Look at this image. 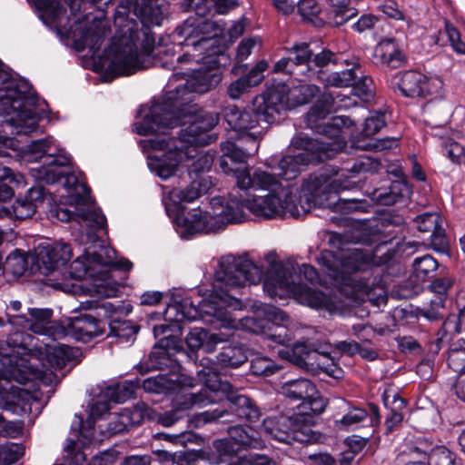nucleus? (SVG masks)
Returning <instances> with one entry per match:
<instances>
[{
  "mask_svg": "<svg viewBox=\"0 0 465 465\" xmlns=\"http://www.w3.org/2000/svg\"><path fill=\"white\" fill-rule=\"evenodd\" d=\"M141 380L125 381L122 383L108 385L104 391V395L110 401L120 403L127 401L134 395L137 389L140 388Z\"/></svg>",
  "mask_w": 465,
  "mask_h": 465,
  "instance_id": "obj_46",
  "label": "nucleus"
},
{
  "mask_svg": "<svg viewBox=\"0 0 465 465\" xmlns=\"http://www.w3.org/2000/svg\"><path fill=\"white\" fill-rule=\"evenodd\" d=\"M383 402L386 407H389L390 403L392 404L385 420V432L390 434L402 421L403 415L401 411L405 407V401L399 394L394 393L391 402L389 395L383 397Z\"/></svg>",
  "mask_w": 465,
  "mask_h": 465,
  "instance_id": "obj_49",
  "label": "nucleus"
},
{
  "mask_svg": "<svg viewBox=\"0 0 465 465\" xmlns=\"http://www.w3.org/2000/svg\"><path fill=\"white\" fill-rule=\"evenodd\" d=\"M447 362L450 369L459 373L460 377H463L465 375V348L457 347L456 344L452 345L448 354Z\"/></svg>",
  "mask_w": 465,
  "mask_h": 465,
  "instance_id": "obj_62",
  "label": "nucleus"
},
{
  "mask_svg": "<svg viewBox=\"0 0 465 465\" xmlns=\"http://www.w3.org/2000/svg\"><path fill=\"white\" fill-rule=\"evenodd\" d=\"M213 399L208 394V390H200L197 392L177 395L173 402V408L158 418L159 423L170 427L175 422L187 417V411L194 406L203 407Z\"/></svg>",
  "mask_w": 465,
  "mask_h": 465,
  "instance_id": "obj_24",
  "label": "nucleus"
},
{
  "mask_svg": "<svg viewBox=\"0 0 465 465\" xmlns=\"http://www.w3.org/2000/svg\"><path fill=\"white\" fill-rule=\"evenodd\" d=\"M199 379L203 382L201 390H208V394L213 399L209 402L216 401V393L223 392L228 402V408H215L193 416V421L196 427L210 422L231 423L237 419L246 420L250 422L257 421L262 413L256 403L247 395L241 393L229 381H223L213 368L203 367L198 372Z\"/></svg>",
  "mask_w": 465,
  "mask_h": 465,
  "instance_id": "obj_8",
  "label": "nucleus"
},
{
  "mask_svg": "<svg viewBox=\"0 0 465 465\" xmlns=\"http://www.w3.org/2000/svg\"><path fill=\"white\" fill-rule=\"evenodd\" d=\"M354 124V122L348 116L345 115H338L331 117L329 121L325 122V124L318 126L313 132L319 134L323 135L326 139H331V142H327L323 138L312 139L316 143H322L326 144L327 147H331L333 144H339V148L335 151V154L341 151L343 147L344 142L341 139L342 128H349Z\"/></svg>",
  "mask_w": 465,
  "mask_h": 465,
  "instance_id": "obj_33",
  "label": "nucleus"
},
{
  "mask_svg": "<svg viewBox=\"0 0 465 465\" xmlns=\"http://www.w3.org/2000/svg\"><path fill=\"white\" fill-rule=\"evenodd\" d=\"M56 340H42L38 356L45 358L51 367L63 369L67 363L80 361L81 351L78 348L56 343Z\"/></svg>",
  "mask_w": 465,
  "mask_h": 465,
  "instance_id": "obj_28",
  "label": "nucleus"
},
{
  "mask_svg": "<svg viewBox=\"0 0 465 465\" xmlns=\"http://www.w3.org/2000/svg\"><path fill=\"white\" fill-rule=\"evenodd\" d=\"M199 379L203 382L201 390H208V394L213 399L209 402L216 401V393L223 392L228 402V408H215L193 416V421L196 427L210 422L231 423L237 419L246 420L250 422L257 421L262 413L256 403L247 395L241 393L229 381H223L213 368L203 367L198 372Z\"/></svg>",
  "mask_w": 465,
  "mask_h": 465,
  "instance_id": "obj_9",
  "label": "nucleus"
},
{
  "mask_svg": "<svg viewBox=\"0 0 465 465\" xmlns=\"http://www.w3.org/2000/svg\"><path fill=\"white\" fill-rule=\"evenodd\" d=\"M252 308L253 315L244 318L242 326L275 344L289 347L292 332L283 324L289 320L288 315L275 306L260 302H254Z\"/></svg>",
  "mask_w": 465,
  "mask_h": 465,
  "instance_id": "obj_15",
  "label": "nucleus"
},
{
  "mask_svg": "<svg viewBox=\"0 0 465 465\" xmlns=\"http://www.w3.org/2000/svg\"><path fill=\"white\" fill-rule=\"evenodd\" d=\"M381 166V163L378 159L371 156H361L350 168H348V171L356 174L363 173H376L379 171Z\"/></svg>",
  "mask_w": 465,
  "mask_h": 465,
  "instance_id": "obj_63",
  "label": "nucleus"
},
{
  "mask_svg": "<svg viewBox=\"0 0 465 465\" xmlns=\"http://www.w3.org/2000/svg\"><path fill=\"white\" fill-rule=\"evenodd\" d=\"M290 88L285 84H272L265 92L256 95L250 106L240 110L228 105L223 118L228 125L227 140L221 143L222 156L219 166L226 174L238 178L242 186L251 184H275L273 177L267 172L255 169L251 173L247 159L257 151V139L268 126L277 120L282 111L290 108L288 94Z\"/></svg>",
  "mask_w": 465,
  "mask_h": 465,
  "instance_id": "obj_2",
  "label": "nucleus"
},
{
  "mask_svg": "<svg viewBox=\"0 0 465 465\" xmlns=\"http://www.w3.org/2000/svg\"><path fill=\"white\" fill-rule=\"evenodd\" d=\"M213 183L211 177L193 179L191 183L183 189H173L170 192V199L174 205L182 207L183 203H192L202 194L209 193Z\"/></svg>",
  "mask_w": 465,
  "mask_h": 465,
  "instance_id": "obj_34",
  "label": "nucleus"
},
{
  "mask_svg": "<svg viewBox=\"0 0 465 465\" xmlns=\"http://www.w3.org/2000/svg\"><path fill=\"white\" fill-rule=\"evenodd\" d=\"M32 394L11 381H0V409L22 415L31 411Z\"/></svg>",
  "mask_w": 465,
  "mask_h": 465,
  "instance_id": "obj_27",
  "label": "nucleus"
},
{
  "mask_svg": "<svg viewBox=\"0 0 465 465\" xmlns=\"http://www.w3.org/2000/svg\"><path fill=\"white\" fill-rule=\"evenodd\" d=\"M217 364L222 368H238L246 362L248 357L246 350L242 344L229 343L221 349L216 356Z\"/></svg>",
  "mask_w": 465,
  "mask_h": 465,
  "instance_id": "obj_44",
  "label": "nucleus"
},
{
  "mask_svg": "<svg viewBox=\"0 0 465 465\" xmlns=\"http://www.w3.org/2000/svg\"><path fill=\"white\" fill-rule=\"evenodd\" d=\"M293 148L301 150L296 154L285 155L273 167L277 173L274 176H281L286 181L295 179L305 167L312 163H319L335 156V151L339 144L327 147L322 143H316L306 134H299L291 142Z\"/></svg>",
  "mask_w": 465,
  "mask_h": 465,
  "instance_id": "obj_13",
  "label": "nucleus"
},
{
  "mask_svg": "<svg viewBox=\"0 0 465 465\" xmlns=\"http://www.w3.org/2000/svg\"><path fill=\"white\" fill-rule=\"evenodd\" d=\"M414 223L420 232L430 233V244L433 250L444 252L448 248V240L439 213H422L414 219Z\"/></svg>",
  "mask_w": 465,
  "mask_h": 465,
  "instance_id": "obj_29",
  "label": "nucleus"
},
{
  "mask_svg": "<svg viewBox=\"0 0 465 465\" xmlns=\"http://www.w3.org/2000/svg\"><path fill=\"white\" fill-rule=\"evenodd\" d=\"M38 2L54 22L60 25L64 16L69 19L61 0H38Z\"/></svg>",
  "mask_w": 465,
  "mask_h": 465,
  "instance_id": "obj_64",
  "label": "nucleus"
},
{
  "mask_svg": "<svg viewBox=\"0 0 465 465\" xmlns=\"http://www.w3.org/2000/svg\"><path fill=\"white\" fill-rule=\"evenodd\" d=\"M27 331L21 328V330L11 331L7 336L6 342L17 354L38 356L42 340L40 341Z\"/></svg>",
  "mask_w": 465,
  "mask_h": 465,
  "instance_id": "obj_36",
  "label": "nucleus"
},
{
  "mask_svg": "<svg viewBox=\"0 0 465 465\" xmlns=\"http://www.w3.org/2000/svg\"><path fill=\"white\" fill-rule=\"evenodd\" d=\"M297 7L299 14L304 20L315 26L323 25V20L319 17L321 7L316 0H301L297 3Z\"/></svg>",
  "mask_w": 465,
  "mask_h": 465,
  "instance_id": "obj_55",
  "label": "nucleus"
},
{
  "mask_svg": "<svg viewBox=\"0 0 465 465\" xmlns=\"http://www.w3.org/2000/svg\"><path fill=\"white\" fill-rule=\"evenodd\" d=\"M369 255L358 250H353L347 256L340 259L331 251H322L317 257L318 264L321 265L324 273L334 282L342 283L347 279V273L364 270L370 263Z\"/></svg>",
  "mask_w": 465,
  "mask_h": 465,
  "instance_id": "obj_20",
  "label": "nucleus"
},
{
  "mask_svg": "<svg viewBox=\"0 0 465 465\" xmlns=\"http://www.w3.org/2000/svg\"><path fill=\"white\" fill-rule=\"evenodd\" d=\"M182 383L183 380L177 374L160 373L141 381L140 388L148 393L168 394L177 390Z\"/></svg>",
  "mask_w": 465,
  "mask_h": 465,
  "instance_id": "obj_38",
  "label": "nucleus"
},
{
  "mask_svg": "<svg viewBox=\"0 0 465 465\" xmlns=\"http://www.w3.org/2000/svg\"><path fill=\"white\" fill-rule=\"evenodd\" d=\"M428 458L430 465H459L455 462L454 453L444 446H430Z\"/></svg>",
  "mask_w": 465,
  "mask_h": 465,
  "instance_id": "obj_60",
  "label": "nucleus"
},
{
  "mask_svg": "<svg viewBox=\"0 0 465 465\" xmlns=\"http://www.w3.org/2000/svg\"><path fill=\"white\" fill-rule=\"evenodd\" d=\"M219 117L214 113H201L190 120L180 124L182 127L176 136L166 132L175 126L161 127L159 130L148 131L144 134L139 132L143 120L135 124V129L141 135L157 134L154 137L143 140L144 149L163 151L162 155L150 156L149 166L162 179H168L174 175L178 165L184 160L193 158L195 149L193 146H204L214 142L217 136L210 132L218 124Z\"/></svg>",
  "mask_w": 465,
  "mask_h": 465,
  "instance_id": "obj_5",
  "label": "nucleus"
},
{
  "mask_svg": "<svg viewBox=\"0 0 465 465\" xmlns=\"http://www.w3.org/2000/svg\"><path fill=\"white\" fill-rule=\"evenodd\" d=\"M380 421L379 408L371 403L368 410L360 407L351 408L341 420H336V425L339 429H355L360 426H376Z\"/></svg>",
  "mask_w": 465,
  "mask_h": 465,
  "instance_id": "obj_32",
  "label": "nucleus"
},
{
  "mask_svg": "<svg viewBox=\"0 0 465 465\" xmlns=\"http://www.w3.org/2000/svg\"><path fill=\"white\" fill-rule=\"evenodd\" d=\"M36 264L45 276L56 272L72 257V248L66 242L43 243L36 250Z\"/></svg>",
  "mask_w": 465,
  "mask_h": 465,
  "instance_id": "obj_25",
  "label": "nucleus"
},
{
  "mask_svg": "<svg viewBox=\"0 0 465 465\" xmlns=\"http://www.w3.org/2000/svg\"><path fill=\"white\" fill-rule=\"evenodd\" d=\"M425 81V75L417 71L404 72L395 84L401 94L406 97H420L421 85Z\"/></svg>",
  "mask_w": 465,
  "mask_h": 465,
  "instance_id": "obj_45",
  "label": "nucleus"
},
{
  "mask_svg": "<svg viewBox=\"0 0 465 465\" xmlns=\"http://www.w3.org/2000/svg\"><path fill=\"white\" fill-rule=\"evenodd\" d=\"M7 322L12 327L26 329L43 336L45 340H57L64 332L60 323L52 321L53 310L48 308H29L26 314L6 312Z\"/></svg>",
  "mask_w": 465,
  "mask_h": 465,
  "instance_id": "obj_18",
  "label": "nucleus"
},
{
  "mask_svg": "<svg viewBox=\"0 0 465 465\" xmlns=\"http://www.w3.org/2000/svg\"><path fill=\"white\" fill-rule=\"evenodd\" d=\"M412 267L417 279L425 281L434 275L439 267V262L431 255L426 254L417 257L413 261Z\"/></svg>",
  "mask_w": 465,
  "mask_h": 465,
  "instance_id": "obj_51",
  "label": "nucleus"
},
{
  "mask_svg": "<svg viewBox=\"0 0 465 465\" xmlns=\"http://www.w3.org/2000/svg\"><path fill=\"white\" fill-rule=\"evenodd\" d=\"M270 174L273 177L275 184L260 185L253 181L251 184L242 186L238 178H235L237 187L242 191L250 188L269 191L267 195L253 197L247 202L248 210L256 216L273 218L289 213L292 217H301L315 205L316 197L325 183L322 176L311 174L302 180L300 187L294 183L282 186L276 176Z\"/></svg>",
  "mask_w": 465,
  "mask_h": 465,
  "instance_id": "obj_7",
  "label": "nucleus"
},
{
  "mask_svg": "<svg viewBox=\"0 0 465 465\" xmlns=\"http://www.w3.org/2000/svg\"><path fill=\"white\" fill-rule=\"evenodd\" d=\"M282 367L275 363L272 359L257 355L251 361V372L255 376L269 377L280 371Z\"/></svg>",
  "mask_w": 465,
  "mask_h": 465,
  "instance_id": "obj_52",
  "label": "nucleus"
},
{
  "mask_svg": "<svg viewBox=\"0 0 465 465\" xmlns=\"http://www.w3.org/2000/svg\"><path fill=\"white\" fill-rule=\"evenodd\" d=\"M213 448L218 454L213 460L211 461L212 464H220L224 462L228 458L234 455L239 447L229 439H221L213 441Z\"/></svg>",
  "mask_w": 465,
  "mask_h": 465,
  "instance_id": "obj_61",
  "label": "nucleus"
},
{
  "mask_svg": "<svg viewBox=\"0 0 465 465\" xmlns=\"http://www.w3.org/2000/svg\"><path fill=\"white\" fill-rule=\"evenodd\" d=\"M28 149L39 154L41 162V165L31 169L33 176L47 184L62 183L67 192L66 204L58 205L55 210L57 219L64 223L75 221L94 231L104 229L106 218L92 201L90 189L71 171V156L50 137L32 141Z\"/></svg>",
  "mask_w": 465,
  "mask_h": 465,
  "instance_id": "obj_3",
  "label": "nucleus"
},
{
  "mask_svg": "<svg viewBox=\"0 0 465 465\" xmlns=\"http://www.w3.org/2000/svg\"><path fill=\"white\" fill-rule=\"evenodd\" d=\"M199 379L203 382L201 390H208V394L213 399L209 402L216 401V393L223 392L228 402V408H215L193 416V421L196 427L210 422L231 423L237 419L246 420L250 422L257 421L262 413L256 403L247 395L241 393L229 381H223L213 368L203 367L198 372Z\"/></svg>",
  "mask_w": 465,
  "mask_h": 465,
  "instance_id": "obj_10",
  "label": "nucleus"
},
{
  "mask_svg": "<svg viewBox=\"0 0 465 465\" xmlns=\"http://www.w3.org/2000/svg\"><path fill=\"white\" fill-rule=\"evenodd\" d=\"M14 351L11 353L0 355V380L3 381H15L23 383L27 380L25 371L26 368L25 361L18 356Z\"/></svg>",
  "mask_w": 465,
  "mask_h": 465,
  "instance_id": "obj_35",
  "label": "nucleus"
},
{
  "mask_svg": "<svg viewBox=\"0 0 465 465\" xmlns=\"http://www.w3.org/2000/svg\"><path fill=\"white\" fill-rule=\"evenodd\" d=\"M332 98L324 97L318 100L309 110L305 117L306 126L312 131L325 124V119L331 113Z\"/></svg>",
  "mask_w": 465,
  "mask_h": 465,
  "instance_id": "obj_47",
  "label": "nucleus"
},
{
  "mask_svg": "<svg viewBox=\"0 0 465 465\" xmlns=\"http://www.w3.org/2000/svg\"><path fill=\"white\" fill-rule=\"evenodd\" d=\"M229 440L238 447L259 449L263 445L259 433L250 426L233 425L227 429Z\"/></svg>",
  "mask_w": 465,
  "mask_h": 465,
  "instance_id": "obj_41",
  "label": "nucleus"
},
{
  "mask_svg": "<svg viewBox=\"0 0 465 465\" xmlns=\"http://www.w3.org/2000/svg\"><path fill=\"white\" fill-rule=\"evenodd\" d=\"M110 335L129 341L139 331V327L129 321L113 320L109 323Z\"/></svg>",
  "mask_w": 465,
  "mask_h": 465,
  "instance_id": "obj_58",
  "label": "nucleus"
},
{
  "mask_svg": "<svg viewBox=\"0 0 465 465\" xmlns=\"http://www.w3.org/2000/svg\"><path fill=\"white\" fill-rule=\"evenodd\" d=\"M163 12L156 0H122L114 15V39L124 46L112 60L110 68L117 76L131 75L143 68L154 46L151 27L160 25Z\"/></svg>",
  "mask_w": 465,
  "mask_h": 465,
  "instance_id": "obj_4",
  "label": "nucleus"
},
{
  "mask_svg": "<svg viewBox=\"0 0 465 465\" xmlns=\"http://www.w3.org/2000/svg\"><path fill=\"white\" fill-rule=\"evenodd\" d=\"M317 421L310 415L294 412L292 415L280 414L270 416L263 420L262 427L263 431L271 438L287 444L297 441L301 443H318L322 441L324 436L319 431L312 430Z\"/></svg>",
  "mask_w": 465,
  "mask_h": 465,
  "instance_id": "obj_14",
  "label": "nucleus"
},
{
  "mask_svg": "<svg viewBox=\"0 0 465 465\" xmlns=\"http://www.w3.org/2000/svg\"><path fill=\"white\" fill-rule=\"evenodd\" d=\"M375 57L391 68H399L405 62L404 54L399 49L394 38H384L375 47Z\"/></svg>",
  "mask_w": 465,
  "mask_h": 465,
  "instance_id": "obj_39",
  "label": "nucleus"
},
{
  "mask_svg": "<svg viewBox=\"0 0 465 465\" xmlns=\"http://www.w3.org/2000/svg\"><path fill=\"white\" fill-rule=\"evenodd\" d=\"M313 359L309 362L307 370L319 369L335 379L341 377V370L337 367L328 353H322L317 351V355L313 356Z\"/></svg>",
  "mask_w": 465,
  "mask_h": 465,
  "instance_id": "obj_53",
  "label": "nucleus"
},
{
  "mask_svg": "<svg viewBox=\"0 0 465 465\" xmlns=\"http://www.w3.org/2000/svg\"><path fill=\"white\" fill-rule=\"evenodd\" d=\"M179 35L184 36L185 45L193 46L196 50H209L214 46V37L217 35V25L209 18L196 19L192 22L187 19L181 29Z\"/></svg>",
  "mask_w": 465,
  "mask_h": 465,
  "instance_id": "obj_22",
  "label": "nucleus"
},
{
  "mask_svg": "<svg viewBox=\"0 0 465 465\" xmlns=\"http://www.w3.org/2000/svg\"><path fill=\"white\" fill-rule=\"evenodd\" d=\"M228 196L225 206L221 203L223 206L221 213H210L200 208L189 212L179 223L183 227L182 233L190 236L198 233H216L222 231L228 223L242 222L244 209H248L247 202L250 201V198L244 197L238 190L230 192Z\"/></svg>",
  "mask_w": 465,
  "mask_h": 465,
  "instance_id": "obj_12",
  "label": "nucleus"
},
{
  "mask_svg": "<svg viewBox=\"0 0 465 465\" xmlns=\"http://www.w3.org/2000/svg\"><path fill=\"white\" fill-rule=\"evenodd\" d=\"M214 51L203 57L207 67L194 69L192 76L174 90L167 92L161 102H154L143 117V124L139 128L141 134L159 130L161 127L179 126L190 120L192 113L189 108L193 99V94H205L215 88L222 81L219 70L223 54L214 57ZM193 115V117H194Z\"/></svg>",
  "mask_w": 465,
  "mask_h": 465,
  "instance_id": "obj_6",
  "label": "nucleus"
},
{
  "mask_svg": "<svg viewBox=\"0 0 465 465\" xmlns=\"http://www.w3.org/2000/svg\"><path fill=\"white\" fill-rule=\"evenodd\" d=\"M287 56L276 61L272 73L283 74L293 77L298 82H306L316 75L310 66L312 50L308 43H298L286 48Z\"/></svg>",
  "mask_w": 465,
  "mask_h": 465,
  "instance_id": "obj_19",
  "label": "nucleus"
},
{
  "mask_svg": "<svg viewBox=\"0 0 465 465\" xmlns=\"http://www.w3.org/2000/svg\"><path fill=\"white\" fill-rule=\"evenodd\" d=\"M214 162V153L208 151L200 154L189 166L188 172L192 179L206 177L203 173L209 171Z\"/></svg>",
  "mask_w": 465,
  "mask_h": 465,
  "instance_id": "obj_57",
  "label": "nucleus"
},
{
  "mask_svg": "<svg viewBox=\"0 0 465 465\" xmlns=\"http://www.w3.org/2000/svg\"><path fill=\"white\" fill-rule=\"evenodd\" d=\"M385 114L382 112L372 113L365 119L361 132L362 138H358L353 142V146L357 149L372 152H381L396 146L397 139L394 137H385L381 139L364 138L377 134L383 126H385Z\"/></svg>",
  "mask_w": 465,
  "mask_h": 465,
  "instance_id": "obj_23",
  "label": "nucleus"
},
{
  "mask_svg": "<svg viewBox=\"0 0 465 465\" xmlns=\"http://www.w3.org/2000/svg\"><path fill=\"white\" fill-rule=\"evenodd\" d=\"M347 65H352L341 72H333L325 75L322 72H319L317 77L326 85L338 88L351 86L355 79L358 77V71H360V63L355 59L351 63L348 61Z\"/></svg>",
  "mask_w": 465,
  "mask_h": 465,
  "instance_id": "obj_40",
  "label": "nucleus"
},
{
  "mask_svg": "<svg viewBox=\"0 0 465 465\" xmlns=\"http://www.w3.org/2000/svg\"><path fill=\"white\" fill-rule=\"evenodd\" d=\"M91 247L84 249V253L70 264V274L75 279H84L87 276H92L91 271L93 270V264H105L110 262L104 259V253L101 249L99 251L90 250Z\"/></svg>",
  "mask_w": 465,
  "mask_h": 465,
  "instance_id": "obj_37",
  "label": "nucleus"
},
{
  "mask_svg": "<svg viewBox=\"0 0 465 465\" xmlns=\"http://www.w3.org/2000/svg\"><path fill=\"white\" fill-rule=\"evenodd\" d=\"M27 259L19 250L11 252L5 259L4 271L15 276H21L27 270Z\"/></svg>",
  "mask_w": 465,
  "mask_h": 465,
  "instance_id": "obj_56",
  "label": "nucleus"
},
{
  "mask_svg": "<svg viewBox=\"0 0 465 465\" xmlns=\"http://www.w3.org/2000/svg\"><path fill=\"white\" fill-rule=\"evenodd\" d=\"M154 411L143 401L137 402L133 408L124 409L111 422V430L115 433L128 431L134 426L140 425L145 419L153 420Z\"/></svg>",
  "mask_w": 465,
  "mask_h": 465,
  "instance_id": "obj_30",
  "label": "nucleus"
},
{
  "mask_svg": "<svg viewBox=\"0 0 465 465\" xmlns=\"http://www.w3.org/2000/svg\"><path fill=\"white\" fill-rule=\"evenodd\" d=\"M265 259L268 268L263 273L260 267L245 256H223L214 275L213 286L217 295L211 300L198 296L197 303L192 297L175 300L173 303L167 305L163 312L164 320L170 322L165 325L175 331L178 328L179 331H173L177 338L182 331L181 322L195 321L203 315L215 319L221 327L235 328L236 321L224 306L238 310L241 309V302L229 292L232 288L243 287L247 283L257 284L262 281L263 291L271 298L281 297L282 292L291 291L302 304L312 308H322L326 305V295L306 283H296L292 269L277 261L274 252L267 253Z\"/></svg>",
  "mask_w": 465,
  "mask_h": 465,
  "instance_id": "obj_1",
  "label": "nucleus"
},
{
  "mask_svg": "<svg viewBox=\"0 0 465 465\" xmlns=\"http://www.w3.org/2000/svg\"><path fill=\"white\" fill-rule=\"evenodd\" d=\"M361 0H332L333 17L332 23L336 26L342 25L350 19L357 15L358 10L351 5H356Z\"/></svg>",
  "mask_w": 465,
  "mask_h": 465,
  "instance_id": "obj_50",
  "label": "nucleus"
},
{
  "mask_svg": "<svg viewBox=\"0 0 465 465\" xmlns=\"http://www.w3.org/2000/svg\"><path fill=\"white\" fill-rule=\"evenodd\" d=\"M280 393L291 401H301L297 406L299 413L317 419L324 412L328 401L323 398L316 385L309 379L298 378L283 382Z\"/></svg>",
  "mask_w": 465,
  "mask_h": 465,
  "instance_id": "obj_17",
  "label": "nucleus"
},
{
  "mask_svg": "<svg viewBox=\"0 0 465 465\" xmlns=\"http://www.w3.org/2000/svg\"><path fill=\"white\" fill-rule=\"evenodd\" d=\"M286 353L289 360L295 365L308 369L309 362L314 360L313 356L317 355V350L306 341H298L293 343Z\"/></svg>",
  "mask_w": 465,
  "mask_h": 465,
  "instance_id": "obj_48",
  "label": "nucleus"
},
{
  "mask_svg": "<svg viewBox=\"0 0 465 465\" xmlns=\"http://www.w3.org/2000/svg\"><path fill=\"white\" fill-rule=\"evenodd\" d=\"M313 63V64L317 67H324L330 64H348V60L344 59L341 54L334 53L327 48L322 49L318 54H313L312 55L310 64Z\"/></svg>",
  "mask_w": 465,
  "mask_h": 465,
  "instance_id": "obj_59",
  "label": "nucleus"
},
{
  "mask_svg": "<svg viewBox=\"0 0 465 465\" xmlns=\"http://www.w3.org/2000/svg\"><path fill=\"white\" fill-rule=\"evenodd\" d=\"M409 188L404 181H393L388 189L378 188L371 193V199L381 205H392L401 201Z\"/></svg>",
  "mask_w": 465,
  "mask_h": 465,
  "instance_id": "obj_43",
  "label": "nucleus"
},
{
  "mask_svg": "<svg viewBox=\"0 0 465 465\" xmlns=\"http://www.w3.org/2000/svg\"><path fill=\"white\" fill-rule=\"evenodd\" d=\"M0 105L4 106L6 126L13 127L12 134H29L35 132L41 118L35 111L38 97L32 85L25 79L16 78L0 60Z\"/></svg>",
  "mask_w": 465,
  "mask_h": 465,
  "instance_id": "obj_11",
  "label": "nucleus"
},
{
  "mask_svg": "<svg viewBox=\"0 0 465 465\" xmlns=\"http://www.w3.org/2000/svg\"><path fill=\"white\" fill-rule=\"evenodd\" d=\"M71 33L76 43L83 48H89L90 52L95 54L109 35L110 29L104 21L86 15L84 21L76 20L71 26Z\"/></svg>",
  "mask_w": 465,
  "mask_h": 465,
  "instance_id": "obj_21",
  "label": "nucleus"
},
{
  "mask_svg": "<svg viewBox=\"0 0 465 465\" xmlns=\"http://www.w3.org/2000/svg\"><path fill=\"white\" fill-rule=\"evenodd\" d=\"M430 450V442L427 440H420L417 446L411 450V455L417 454L421 459L407 460L405 451L401 452L397 457L398 465H430L428 453Z\"/></svg>",
  "mask_w": 465,
  "mask_h": 465,
  "instance_id": "obj_54",
  "label": "nucleus"
},
{
  "mask_svg": "<svg viewBox=\"0 0 465 465\" xmlns=\"http://www.w3.org/2000/svg\"><path fill=\"white\" fill-rule=\"evenodd\" d=\"M61 326L64 329L61 338L71 336L83 342H88L104 332L103 322L90 314L67 318L62 322Z\"/></svg>",
  "mask_w": 465,
  "mask_h": 465,
  "instance_id": "obj_26",
  "label": "nucleus"
},
{
  "mask_svg": "<svg viewBox=\"0 0 465 465\" xmlns=\"http://www.w3.org/2000/svg\"><path fill=\"white\" fill-rule=\"evenodd\" d=\"M45 193V189L37 185L29 188L24 194H20L12 206L15 217L19 220L31 218L43 205Z\"/></svg>",
  "mask_w": 465,
  "mask_h": 465,
  "instance_id": "obj_31",
  "label": "nucleus"
},
{
  "mask_svg": "<svg viewBox=\"0 0 465 465\" xmlns=\"http://www.w3.org/2000/svg\"><path fill=\"white\" fill-rule=\"evenodd\" d=\"M223 340L218 333H211L202 328L193 329L186 336V342L193 349H203L207 353L213 352L216 345Z\"/></svg>",
  "mask_w": 465,
  "mask_h": 465,
  "instance_id": "obj_42",
  "label": "nucleus"
},
{
  "mask_svg": "<svg viewBox=\"0 0 465 465\" xmlns=\"http://www.w3.org/2000/svg\"><path fill=\"white\" fill-rule=\"evenodd\" d=\"M179 331L176 328V331ZM175 331V330H174ZM153 335L158 339L144 364H140L138 370L143 374L151 370L168 371L165 374H177L182 379L181 365L174 354L182 350L180 339L173 333V330L166 325H155Z\"/></svg>",
  "mask_w": 465,
  "mask_h": 465,
  "instance_id": "obj_16",
  "label": "nucleus"
}]
</instances>
